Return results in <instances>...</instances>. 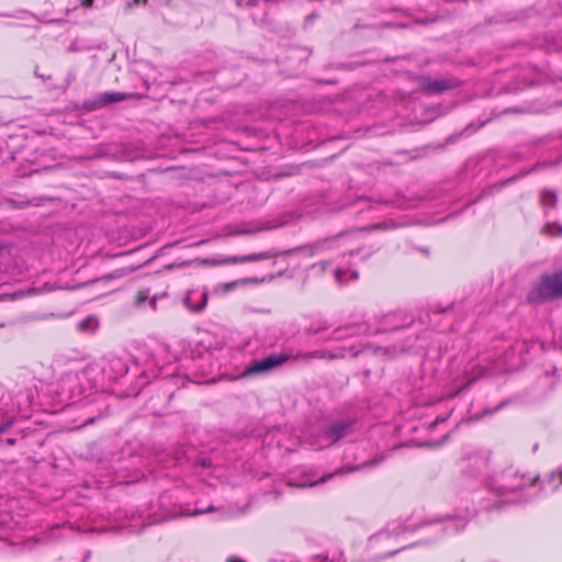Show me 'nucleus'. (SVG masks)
I'll use <instances>...</instances> for the list:
<instances>
[{
	"label": "nucleus",
	"mask_w": 562,
	"mask_h": 562,
	"mask_svg": "<svg viewBox=\"0 0 562 562\" xmlns=\"http://www.w3.org/2000/svg\"><path fill=\"white\" fill-rule=\"evenodd\" d=\"M148 299V291H139L136 295V305H142Z\"/></svg>",
	"instance_id": "19"
},
{
	"label": "nucleus",
	"mask_w": 562,
	"mask_h": 562,
	"mask_svg": "<svg viewBox=\"0 0 562 562\" xmlns=\"http://www.w3.org/2000/svg\"><path fill=\"white\" fill-rule=\"evenodd\" d=\"M94 0H81V5L85 8H91L93 5Z\"/></svg>",
	"instance_id": "23"
},
{
	"label": "nucleus",
	"mask_w": 562,
	"mask_h": 562,
	"mask_svg": "<svg viewBox=\"0 0 562 562\" xmlns=\"http://www.w3.org/2000/svg\"><path fill=\"white\" fill-rule=\"evenodd\" d=\"M555 475H558L560 477L561 482H562V470L560 472H558V473H552L551 477L553 479Z\"/></svg>",
	"instance_id": "27"
},
{
	"label": "nucleus",
	"mask_w": 562,
	"mask_h": 562,
	"mask_svg": "<svg viewBox=\"0 0 562 562\" xmlns=\"http://www.w3.org/2000/svg\"><path fill=\"white\" fill-rule=\"evenodd\" d=\"M540 203L543 207H550V209L555 207V205L558 203V195H557L555 191L550 190V189H543L540 192Z\"/></svg>",
	"instance_id": "11"
},
{
	"label": "nucleus",
	"mask_w": 562,
	"mask_h": 562,
	"mask_svg": "<svg viewBox=\"0 0 562 562\" xmlns=\"http://www.w3.org/2000/svg\"><path fill=\"white\" fill-rule=\"evenodd\" d=\"M368 330H369V328H368L367 324L346 325L344 327L336 328L333 331L331 337L329 339L336 340V341L344 340L349 337L367 334Z\"/></svg>",
	"instance_id": "7"
},
{
	"label": "nucleus",
	"mask_w": 562,
	"mask_h": 562,
	"mask_svg": "<svg viewBox=\"0 0 562 562\" xmlns=\"http://www.w3.org/2000/svg\"><path fill=\"white\" fill-rule=\"evenodd\" d=\"M279 254L277 251H263L258 254H250L246 256H233L228 257L223 260L225 263H241V262H249V261H260L266 259H271L277 257Z\"/></svg>",
	"instance_id": "10"
},
{
	"label": "nucleus",
	"mask_w": 562,
	"mask_h": 562,
	"mask_svg": "<svg viewBox=\"0 0 562 562\" xmlns=\"http://www.w3.org/2000/svg\"><path fill=\"white\" fill-rule=\"evenodd\" d=\"M290 358V355L282 352L271 353L265 358L252 360L245 367L241 376H252L270 372L285 363Z\"/></svg>",
	"instance_id": "3"
},
{
	"label": "nucleus",
	"mask_w": 562,
	"mask_h": 562,
	"mask_svg": "<svg viewBox=\"0 0 562 562\" xmlns=\"http://www.w3.org/2000/svg\"><path fill=\"white\" fill-rule=\"evenodd\" d=\"M445 422V418H436V423H442Z\"/></svg>",
	"instance_id": "30"
},
{
	"label": "nucleus",
	"mask_w": 562,
	"mask_h": 562,
	"mask_svg": "<svg viewBox=\"0 0 562 562\" xmlns=\"http://www.w3.org/2000/svg\"><path fill=\"white\" fill-rule=\"evenodd\" d=\"M353 426L352 420L335 422L324 429V439L329 441V445L337 442L341 438L350 434Z\"/></svg>",
	"instance_id": "5"
},
{
	"label": "nucleus",
	"mask_w": 562,
	"mask_h": 562,
	"mask_svg": "<svg viewBox=\"0 0 562 562\" xmlns=\"http://www.w3.org/2000/svg\"><path fill=\"white\" fill-rule=\"evenodd\" d=\"M130 271L127 269H120V270H116L114 271L112 274H111V278H119V277H122V276H125Z\"/></svg>",
	"instance_id": "20"
},
{
	"label": "nucleus",
	"mask_w": 562,
	"mask_h": 562,
	"mask_svg": "<svg viewBox=\"0 0 562 562\" xmlns=\"http://www.w3.org/2000/svg\"><path fill=\"white\" fill-rule=\"evenodd\" d=\"M326 351L325 350H314L310 352H301L297 353L294 358L303 361H310L312 359H325Z\"/></svg>",
	"instance_id": "13"
},
{
	"label": "nucleus",
	"mask_w": 562,
	"mask_h": 562,
	"mask_svg": "<svg viewBox=\"0 0 562 562\" xmlns=\"http://www.w3.org/2000/svg\"><path fill=\"white\" fill-rule=\"evenodd\" d=\"M411 321H408L403 313H389L384 315L382 318V330L398 329L406 326Z\"/></svg>",
	"instance_id": "9"
},
{
	"label": "nucleus",
	"mask_w": 562,
	"mask_h": 562,
	"mask_svg": "<svg viewBox=\"0 0 562 562\" xmlns=\"http://www.w3.org/2000/svg\"><path fill=\"white\" fill-rule=\"evenodd\" d=\"M348 351L352 355V357H356L358 353H359V350H356L355 347H349V348H340V352H337V353H333V352H326V357L325 359H329V360H335V359H341L345 357V352Z\"/></svg>",
	"instance_id": "15"
},
{
	"label": "nucleus",
	"mask_w": 562,
	"mask_h": 562,
	"mask_svg": "<svg viewBox=\"0 0 562 562\" xmlns=\"http://www.w3.org/2000/svg\"><path fill=\"white\" fill-rule=\"evenodd\" d=\"M35 75H36L37 77H40V78H44V76H43V75H41V71H36V70H35Z\"/></svg>",
	"instance_id": "28"
},
{
	"label": "nucleus",
	"mask_w": 562,
	"mask_h": 562,
	"mask_svg": "<svg viewBox=\"0 0 562 562\" xmlns=\"http://www.w3.org/2000/svg\"><path fill=\"white\" fill-rule=\"evenodd\" d=\"M348 273H349V271H348V270L337 269V270L335 271V279H336V281H337L339 284H344V283H345V279H344V277H345L346 274H348ZM350 279H351V280H356V279H358V272H356V271H351V272H350Z\"/></svg>",
	"instance_id": "16"
},
{
	"label": "nucleus",
	"mask_w": 562,
	"mask_h": 562,
	"mask_svg": "<svg viewBox=\"0 0 562 562\" xmlns=\"http://www.w3.org/2000/svg\"><path fill=\"white\" fill-rule=\"evenodd\" d=\"M99 326L98 318L95 316H88L86 319L79 323L78 327L81 330L94 331Z\"/></svg>",
	"instance_id": "14"
},
{
	"label": "nucleus",
	"mask_w": 562,
	"mask_h": 562,
	"mask_svg": "<svg viewBox=\"0 0 562 562\" xmlns=\"http://www.w3.org/2000/svg\"><path fill=\"white\" fill-rule=\"evenodd\" d=\"M562 299V268L553 273L542 274L527 294V302L541 304Z\"/></svg>",
	"instance_id": "1"
},
{
	"label": "nucleus",
	"mask_w": 562,
	"mask_h": 562,
	"mask_svg": "<svg viewBox=\"0 0 562 562\" xmlns=\"http://www.w3.org/2000/svg\"><path fill=\"white\" fill-rule=\"evenodd\" d=\"M156 300H157V297H156V296H153V297H151V300H150V304H151V307H153L154 310H156Z\"/></svg>",
	"instance_id": "24"
},
{
	"label": "nucleus",
	"mask_w": 562,
	"mask_h": 562,
	"mask_svg": "<svg viewBox=\"0 0 562 562\" xmlns=\"http://www.w3.org/2000/svg\"><path fill=\"white\" fill-rule=\"evenodd\" d=\"M102 370L109 379L116 380L127 373L128 367L122 358L110 356L106 358V364L103 366Z\"/></svg>",
	"instance_id": "6"
},
{
	"label": "nucleus",
	"mask_w": 562,
	"mask_h": 562,
	"mask_svg": "<svg viewBox=\"0 0 562 562\" xmlns=\"http://www.w3.org/2000/svg\"><path fill=\"white\" fill-rule=\"evenodd\" d=\"M420 86L423 90L430 93H440L454 87L450 80L431 78H423Z\"/></svg>",
	"instance_id": "8"
},
{
	"label": "nucleus",
	"mask_w": 562,
	"mask_h": 562,
	"mask_svg": "<svg viewBox=\"0 0 562 562\" xmlns=\"http://www.w3.org/2000/svg\"><path fill=\"white\" fill-rule=\"evenodd\" d=\"M326 328H327V327H324V328H315V329H312V328H311V329H310V331H311L312 334H317V333H319L322 329H326Z\"/></svg>",
	"instance_id": "25"
},
{
	"label": "nucleus",
	"mask_w": 562,
	"mask_h": 562,
	"mask_svg": "<svg viewBox=\"0 0 562 562\" xmlns=\"http://www.w3.org/2000/svg\"><path fill=\"white\" fill-rule=\"evenodd\" d=\"M451 310V307L445 308L442 312L447 313Z\"/></svg>",
	"instance_id": "31"
},
{
	"label": "nucleus",
	"mask_w": 562,
	"mask_h": 562,
	"mask_svg": "<svg viewBox=\"0 0 562 562\" xmlns=\"http://www.w3.org/2000/svg\"><path fill=\"white\" fill-rule=\"evenodd\" d=\"M538 477H529L525 473L509 468L505 470L498 477L496 492L499 494L513 493L522 490L528 485H535Z\"/></svg>",
	"instance_id": "2"
},
{
	"label": "nucleus",
	"mask_w": 562,
	"mask_h": 562,
	"mask_svg": "<svg viewBox=\"0 0 562 562\" xmlns=\"http://www.w3.org/2000/svg\"><path fill=\"white\" fill-rule=\"evenodd\" d=\"M546 231L551 235H561L562 234V225L560 224H549L546 227Z\"/></svg>",
	"instance_id": "18"
},
{
	"label": "nucleus",
	"mask_w": 562,
	"mask_h": 562,
	"mask_svg": "<svg viewBox=\"0 0 562 562\" xmlns=\"http://www.w3.org/2000/svg\"><path fill=\"white\" fill-rule=\"evenodd\" d=\"M132 98H134L133 93L108 91L98 94L91 100L86 101L83 103V109L87 111H95L111 103L122 102Z\"/></svg>",
	"instance_id": "4"
},
{
	"label": "nucleus",
	"mask_w": 562,
	"mask_h": 562,
	"mask_svg": "<svg viewBox=\"0 0 562 562\" xmlns=\"http://www.w3.org/2000/svg\"><path fill=\"white\" fill-rule=\"evenodd\" d=\"M12 426V422L8 420L0 425V435L7 431Z\"/></svg>",
	"instance_id": "21"
},
{
	"label": "nucleus",
	"mask_w": 562,
	"mask_h": 562,
	"mask_svg": "<svg viewBox=\"0 0 562 562\" xmlns=\"http://www.w3.org/2000/svg\"><path fill=\"white\" fill-rule=\"evenodd\" d=\"M274 226H259V227H256V228L238 229V231L234 232L233 235H254V234H256L258 232L268 231V229H271Z\"/></svg>",
	"instance_id": "17"
},
{
	"label": "nucleus",
	"mask_w": 562,
	"mask_h": 562,
	"mask_svg": "<svg viewBox=\"0 0 562 562\" xmlns=\"http://www.w3.org/2000/svg\"><path fill=\"white\" fill-rule=\"evenodd\" d=\"M35 75H36L37 77H40V78H44V76H43V75H41V71H36V70H35Z\"/></svg>",
	"instance_id": "29"
},
{
	"label": "nucleus",
	"mask_w": 562,
	"mask_h": 562,
	"mask_svg": "<svg viewBox=\"0 0 562 562\" xmlns=\"http://www.w3.org/2000/svg\"><path fill=\"white\" fill-rule=\"evenodd\" d=\"M193 296L194 294H189L186 300H184V303L193 312H200L202 311L205 305H206V302H207V293L206 292H203L201 295H200V299L196 303L193 302Z\"/></svg>",
	"instance_id": "12"
},
{
	"label": "nucleus",
	"mask_w": 562,
	"mask_h": 562,
	"mask_svg": "<svg viewBox=\"0 0 562 562\" xmlns=\"http://www.w3.org/2000/svg\"><path fill=\"white\" fill-rule=\"evenodd\" d=\"M5 442H7L8 445L12 446V445H14V443H15V439H13V438H8V439L5 440Z\"/></svg>",
	"instance_id": "26"
},
{
	"label": "nucleus",
	"mask_w": 562,
	"mask_h": 562,
	"mask_svg": "<svg viewBox=\"0 0 562 562\" xmlns=\"http://www.w3.org/2000/svg\"><path fill=\"white\" fill-rule=\"evenodd\" d=\"M374 463H375V461H371V462H369V463H363V464H361V465H358V467H355V468H350V469H349V471L363 469V468H367V467H369V465H371V464H374Z\"/></svg>",
	"instance_id": "22"
}]
</instances>
